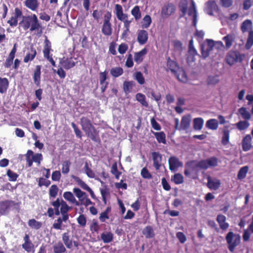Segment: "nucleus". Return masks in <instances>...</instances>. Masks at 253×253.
I'll return each instance as SVG.
<instances>
[{"label": "nucleus", "mask_w": 253, "mask_h": 253, "mask_svg": "<svg viewBox=\"0 0 253 253\" xmlns=\"http://www.w3.org/2000/svg\"><path fill=\"white\" fill-rule=\"evenodd\" d=\"M19 27L24 31L29 30L31 32H36L37 35H41L42 33L43 27L35 14L22 16L19 23Z\"/></svg>", "instance_id": "1"}, {"label": "nucleus", "mask_w": 253, "mask_h": 253, "mask_svg": "<svg viewBox=\"0 0 253 253\" xmlns=\"http://www.w3.org/2000/svg\"><path fill=\"white\" fill-rule=\"evenodd\" d=\"M80 124L86 136L95 142L100 141L99 130L94 126L92 121L87 117H82L80 119Z\"/></svg>", "instance_id": "2"}, {"label": "nucleus", "mask_w": 253, "mask_h": 253, "mask_svg": "<svg viewBox=\"0 0 253 253\" xmlns=\"http://www.w3.org/2000/svg\"><path fill=\"white\" fill-rule=\"evenodd\" d=\"M245 58L244 53L237 50H230L226 53L225 60L228 65L232 66L236 63H242Z\"/></svg>", "instance_id": "3"}, {"label": "nucleus", "mask_w": 253, "mask_h": 253, "mask_svg": "<svg viewBox=\"0 0 253 253\" xmlns=\"http://www.w3.org/2000/svg\"><path fill=\"white\" fill-rule=\"evenodd\" d=\"M225 239L228 245V249L231 253L234 252L236 247L241 243L240 235L232 231H230L227 234Z\"/></svg>", "instance_id": "4"}, {"label": "nucleus", "mask_w": 253, "mask_h": 253, "mask_svg": "<svg viewBox=\"0 0 253 253\" xmlns=\"http://www.w3.org/2000/svg\"><path fill=\"white\" fill-rule=\"evenodd\" d=\"M53 51L51 46V42L47 39L45 38L44 41L43 48V57L47 61H48L53 67H56L55 61L52 57V54L51 53Z\"/></svg>", "instance_id": "5"}, {"label": "nucleus", "mask_w": 253, "mask_h": 253, "mask_svg": "<svg viewBox=\"0 0 253 253\" xmlns=\"http://www.w3.org/2000/svg\"><path fill=\"white\" fill-rule=\"evenodd\" d=\"M112 14L109 11H107L104 16V21L101 29L102 34L106 36H110L112 34V25L110 22Z\"/></svg>", "instance_id": "6"}, {"label": "nucleus", "mask_w": 253, "mask_h": 253, "mask_svg": "<svg viewBox=\"0 0 253 253\" xmlns=\"http://www.w3.org/2000/svg\"><path fill=\"white\" fill-rule=\"evenodd\" d=\"M214 46V41L210 39H207L206 42L201 45V54L204 58H206L209 56Z\"/></svg>", "instance_id": "7"}, {"label": "nucleus", "mask_w": 253, "mask_h": 253, "mask_svg": "<svg viewBox=\"0 0 253 253\" xmlns=\"http://www.w3.org/2000/svg\"><path fill=\"white\" fill-rule=\"evenodd\" d=\"M175 11V5L172 3L168 2L162 8L161 14L162 17L168 18L173 14Z\"/></svg>", "instance_id": "8"}, {"label": "nucleus", "mask_w": 253, "mask_h": 253, "mask_svg": "<svg viewBox=\"0 0 253 253\" xmlns=\"http://www.w3.org/2000/svg\"><path fill=\"white\" fill-rule=\"evenodd\" d=\"M22 11L18 7L14 9V15L11 16L7 23L11 27H15L18 23V18H22L23 16Z\"/></svg>", "instance_id": "9"}, {"label": "nucleus", "mask_w": 253, "mask_h": 253, "mask_svg": "<svg viewBox=\"0 0 253 253\" xmlns=\"http://www.w3.org/2000/svg\"><path fill=\"white\" fill-rule=\"evenodd\" d=\"M185 167L189 169L192 173H198L200 169H203L202 161L192 160L186 163Z\"/></svg>", "instance_id": "10"}, {"label": "nucleus", "mask_w": 253, "mask_h": 253, "mask_svg": "<svg viewBox=\"0 0 253 253\" xmlns=\"http://www.w3.org/2000/svg\"><path fill=\"white\" fill-rule=\"evenodd\" d=\"M51 205L54 207V209L52 208H49L47 211V213L49 217H52L54 214L59 215L61 213L60 210L59 208L60 207V200L57 198L55 201L50 203Z\"/></svg>", "instance_id": "11"}, {"label": "nucleus", "mask_w": 253, "mask_h": 253, "mask_svg": "<svg viewBox=\"0 0 253 253\" xmlns=\"http://www.w3.org/2000/svg\"><path fill=\"white\" fill-rule=\"evenodd\" d=\"M18 204L13 201L5 200L4 201H0V214L2 215L5 214L8 212L10 208Z\"/></svg>", "instance_id": "12"}, {"label": "nucleus", "mask_w": 253, "mask_h": 253, "mask_svg": "<svg viewBox=\"0 0 253 253\" xmlns=\"http://www.w3.org/2000/svg\"><path fill=\"white\" fill-rule=\"evenodd\" d=\"M198 53L194 46L193 40H190L188 46V54L187 57V61L188 63L192 62L195 60V56L197 55Z\"/></svg>", "instance_id": "13"}, {"label": "nucleus", "mask_w": 253, "mask_h": 253, "mask_svg": "<svg viewBox=\"0 0 253 253\" xmlns=\"http://www.w3.org/2000/svg\"><path fill=\"white\" fill-rule=\"evenodd\" d=\"M201 161L203 170H206L209 167H215L218 165V159L215 157H211L209 159Z\"/></svg>", "instance_id": "14"}, {"label": "nucleus", "mask_w": 253, "mask_h": 253, "mask_svg": "<svg viewBox=\"0 0 253 253\" xmlns=\"http://www.w3.org/2000/svg\"><path fill=\"white\" fill-rule=\"evenodd\" d=\"M169 169L172 171L177 168L182 167L183 164L178 158L175 156H171L169 159Z\"/></svg>", "instance_id": "15"}, {"label": "nucleus", "mask_w": 253, "mask_h": 253, "mask_svg": "<svg viewBox=\"0 0 253 253\" xmlns=\"http://www.w3.org/2000/svg\"><path fill=\"white\" fill-rule=\"evenodd\" d=\"M252 138L250 134L246 135L242 141V150L244 152L249 151L252 148Z\"/></svg>", "instance_id": "16"}, {"label": "nucleus", "mask_w": 253, "mask_h": 253, "mask_svg": "<svg viewBox=\"0 0 253 253\" xmlns=\"http://www.w3.org/2000/svg\"><path fill=\"white\" fill-rule=\"evenodd\" d=\"M152 157L153 161V166L156 170L160 169L162 159V155L158 152L152 153Z\"/></svg>", "instance_id": "17"}, {"label": "nucleus", "mask_w": 253, "mask_h": 253, "mask_svg": "<svg viewBox=\"0 0 253 253\" xmlns=\"http://www.w3.org/2000/svg\"><path fill=\"white\" fill-rule=\"evenodd\" d=\"M116 14L118 19L121 21H124L128 19V15L126 13H124L122 6L119 4H116L115 6Z\"/></svg>", "instance_id": "18"}, {"label": "nucleus", "mask_w": 253, "mask_h": 253, "mask_svg": "<svg viewBox=\"0 0 253 253\" xmlns=\"http://www.w3.org/2000/svg\"><path fill=\"white\" fill-rule=\"evenodd\" d=\"M148 39V32L144 30H138L137 32V41L140 45L145 44Z\"/></svg>", "instance_id": "19"}, {"label": "nucleus", "mask_w": 253, "mask_h": 253, "mask_svg": "<svg viewBox=\"0 0 253 253\" xmlns=\"http://www.w3.org/2000/svg\"><path fill=\"white\" fill-rule=\"evenodd\" d=\"M216 221L221 230H226L229 228V224L226 222V217L225 215L221 214L217 215Z\"/></svg>", "instance_id": "20"}, {"label": "nucleus", "mask_w": 253, "mask_h": 253, "mask_svg": "<svg viewBox=\"0 0 253 253\" xmlns=\"http://www.w3.org/2000/svg\"><path fill=\"white\" fill-rule=\"evenodd\" d=\"M41 65H37L33 74V80L35 84L37 86H39L41 84Z\"/></svg>", "instance_id": "21"}, {"label": "nucleus", "mask_w": 253, "mask_h": 253, "mask_svg": "<svg viewBox=\"0 0 253 253\" xmlns=\"http://www.w3.org/2000/svg\"><path fill=\"white\" fill-rule=\"evenodd\" d=\"M252 234H253V215L252 216L251 223L248 226V228L244 231L243 234V241L244 242L249 241L251 237V235Z\"/></svg>", "instance_id": "22"}, {"label": "nucleus", "mask_w": 253, "mask_h": 253, "mask_svg": "<svg viewBox=\"0 0 253 253\" xmlns=\"http://www.w3.org/2000/svg\"><path fill=\"white\" fill-rule=\"evenodd\" d=\"M59 64L66 70H69L75 66V63L72 58L60 59Z\"/></svg>", "instance_id": "23"}, {"label": "nucleus", "mask_w": 253, "mask_h": 253, "mask_svg": "<svg viewBox=\"0 0 253 253\" xmlns=\"http://www.w3.org/2000/svg\"><path fill=\"white\" fill-rule=\"evenodd\" d=\"M218 9L217 5L214 1L209 0L206 3V11L210 15H213V12Z\"/></svg>", "instance_id": "24"}, {"label": "nucleus", "mask_w": 253, "mask_h": 253, "mask_svg": "<svg viewBox=\"0 0 253 253\" xmlns=\"http://www.w3.org/2000/svg\"><path fill=\"white\" fill-rule=\"evenodd\" d=\"M167 65L168 68L170 71L171 73L174 74L176 73L178 70L180 68L178 65L177 63L171 60L170 57H169L167 59Z\"/></svg>", "instance_id": "25"}, {"label": "nucleus", "mask_w": 253, "mask_h": 253, "mask_svg": "<svg viewBox=\"0 0 253 253\" xmlns=\"http://www.w3.org/2000/svg\"><path fill=\"white\" fill-rule=\"evenodd\" d=\"M174 75L179 81L182 83H185L188 81V78L186 72L185 70L182 68H180L178 70L177 73H175Z\"/></svg>", "instance_id": "26"}, {"label": "nucleus", "mask_w": 253, "mask_h": 253, "mask_svg": "<svg viewBox=\"0 0 253 253\" xmlns=\"http://www.w3.org/2000/svg\"><path fill=\"white\" fill-rule=\"evenodd\" d=\"M24 5L32 11H37L39 6V2L38 0H25Z\"/></svg>", "instance_id": "27"}, {"label": "nucleus", "mask_w": 253, "mask_h": 253, "mask_svg": "<svg viewBox=\"0 0 253 253\" xmlns=\"http://www.w3.org/2000/svg\"><path fill=\"white\" fill-rule=\"evenodd\" d=\"M230 130L228 129V126H224L222 130V136L221 138V143L225 146L229 142Z\"/></svg>", "instance_id": "28"}, {"label": "nucleus", "mask_w": 253, "mask_h": 253, "mask_svg": "<svg viewBox=\"0 0 253 253\" xmlns=\"http://www.w3.org/2000/svg\"><path fill=\"white\" fill-rule=\"evenodd\" d=\"M220 184L219 180L216 179L215 180H213L211 179L210 176L208 177L207 186L209 189L216 190L219 188L220 186Z\"/></svg>", "instance_id": "29"}, {"label": "nucleus", "mask_w": 253, "mask_h": 253, "mask_svg": "<svg viewBox=\"0 0 253 253\" xmlns=\"http://www.w3.org/2000/svg\"><path fill=\"white\" fill-rule=\"evenodd\" d=\"M64 198L72 204H74L76 206H80L79 202L76 200L73 193L71 192H65L63 194Z\"/></svg>", "instance_id": "30"}, {"label": "nucleus", "mask_w": 253, "mask_h": 253, "mask_svg": "<svg viewBox=\"0 0 253 253\" xmlns=\"http://www.w3.org/2000/svg\"><path fill=\"white\" fill-rule=\"evenodd\" d=\"M190 122H191V120L189 116H183L182 118V119L181 121L180 126L178 128V129L179 130H187L190 126Z\"/></svg>", "instance_id": "31"}, {"label": "nucleus", "mask_w": 253, "mask_h": 253, "mask_svg": "<svg viewBox=\"0 0 253 253\" xmlns=\"http://www.w3.org/2000/svg\"><path fill=\"white\" fill-rule=\"evenodd\" d=\"M147 49L144 48L138 52H135L134 56V60L137 64H139L142 62L143 57L147 54Z\"/></svg>", "instance_id": "32"}, {"label": "nucleus", "mask_w": 253, "mask_h": 253, "mask_svg": "<svg viewBox=\"0 0 253 253\" xmlns=\"http://www.w3.org/2000/svg\"><path fill=\"white\" fill-rule=\"evenodd\" d=\"M222 40L225 42L226 48L229 49L232 46L234 41L235 36L233 34H228L224 36Z\"/></svg>", "instance_id": "33"}, {"label": "nucleus", "mask_w": 253, "mask_h": 253, "mask_svg": "<svg viewBox=\"0 0 253 253\" xmlns=\"http://www.w3.org/2000/svg\"><path fill=\"white\" fill-rule=\"evenodd\" d=\"M155 135L157 141L159 143L166 144V134L163 131L154 132L152 131Z\"/></svg>", "instance_id": "34"}, {"label": "nucleus", "mask_w": 253, "mask_h": 253, "mask_svg": "<svg viewBox=\"0 0 253 253\" xmlns=\"http://www.w3.org/2000/svg\"><path fill=\"white\" fill-rule=\"evenodd\" d=\"M206 126L211 130H216L218 127V122L215 119H210L207 121Z\"/></svg>", "instance_id": "35"}, {"label": "nucleus", "mask_w": 253, "mask_h": 253, "mask_svg": "<svg viewBox=\"0 0 253 253\" xmlns=\"http://www.w3.org/2000/svg\"><path fill=\"white\" fill-rule=\"evenodd\" d=\"M37 55V51L34 47L30 48V52L27 53L24 58V62L28 63L29 61L33 60Z\"/></svg>", "instance_id": "36"}, {"label": "nucleus", "mask_w": 253, "mask_h": 253, "mask_svg": "<svg viewBox=\"0 0 253 253\" xmlns=\"http://www.w3.org/2000/svg\"><path fill=\"white\" fill-rule=\"evenodd\" d=\"M9 82L6 78H0V93L5 92L8 87Z\"/></svg>", "instance_id": "37"}, {"label": "nucleus", "mask_w": 253, "mask_h": 253, "mask_svg": "<svg viewBox=\"0 0 253 253\" xmlns=\"http://www.w3.org/2000/svg\"><path fill=\"white\" fill-rule=\"evenodd\" d=\"M142 234L147 239L153 238L155 236L153 229L151 226H147L145 227L142 231Z\"/></svg>", "instance_id": "38"}, {"label": "nucleus", "mask_w": 253, "mask_h": 253, "mask_svg": "<svg viewBox=\"0 0 253 253\" xmlns=\"http://www.w3.org/2000/svg\"><path fill=\"white\" fill-rule=\"evenodd\" d=\"M136 99L143 106L148 107L149 106L148 103L146 101L145 95L141 93H137L136 94Z\"/></svg>", "instance_id": "39"}, {"label": "nucleus", "mask_w": 253, "mask_h": 253, "mask_svg": "<svg viewBox=\"0 0 253 253\" xmlns=\"http://www.w3.org/2000/svg\"><path fill=\"white\" fill-rule=\"evenodd\" d=\"M53 249L54 253H65L66 251L65 247L61 242H58L54 245Z\"/></svg>", "instance_id": "40"}, {"label": "nucleus", "mask_w": 253, "mask_h": 253, "mask_svg": "<svg viewBox=\"0 0 253 253\" xmlns=\"http://www.w3.org/2000/svg\"><path fill=\"white\" fill-rule=\"evenodd\" d=\"M62 240L67 248L71 249L73 247V243L72 240L70 239L68 232H65L63 234Z\"/></svg>", "instance_id": "41"}, {"label": "nucleus", "mask_w": 253, "mask_h": 253, "mask_svg": "<svg viewBox=\"0 0 253 253\" xmlns=\"http://www.w3.org/2000/svg\"><path fill=\"white\" fill-rule=\"evenodd\" d=\"M204 120L201 118H195L193 120V128L195 130H201L203 126Z\"/></svg>", "instance_id": "42"}, {"label": "nucleus", "mask_w": 253, "mask_h": 253, "mask_svg": "<svg viewBox=\"0 0 253 253\" xmlns=\"http://www.w3.org/2000/svg\"><path fill=\"white\" fill-rule=\"evenodd\" d=\"M73 192L75 194L76 196L80 199L81 204H83L84 197L87 196L86 193L83 192L80 189L78 188H74Z\"/></svg>", "instance_id": "43"}, {"label": "nucleus", "mask_w": 253, "mask_h": 253, "mask_svg": "<svg viewBox=\"0 0 253 253\" xmlns=\"http://www.w3.org/2000/svg\"><path fill=\"white\" fill-rule=\"evenodd\" d=\"M131 14L134 17V19L136 21L139 20L141 17V13L139 6L138 5L135 6L131 9Z\"/></svg>", "instance_id": "44"}, {"label": "nucleus", "mask_w": 253, "mask_h": 253, "mask_svg": "<svg viewBox=\"0 0 253 253\" xmlns=\"http://www.w3.org/2000/svg\"><path fill=\"white\" fill-rule=\"evenodd\" d=\"M249 170L248 166H244L241 168L239 170L237 174L238 179L242 180L245 178Z\"/></svg>", "instance_id": "45"}, {"label": "nucleus", "mask_w": 253, "mask_h": 253, "mask_svg": "<svg viewBox=\"0 0 253 253\" xmlns=\"http://www.w3.org/2000/svg\"><path fill=\"white\" fill-rule=\"evenodd\" d=\"M238 112L244 119L249 120L251 119V115L246 108L242 107L239 108Z\"/></svg>", "instance_id": "46"}, {"label": "nucleus", "mask_w": 253, "mask_h": 253, "mask_svg": "<svg viewBox=\"0 0 253 253\" xmlns=\"http://www.w3.org/2000/svg\"><path fill=\"white\" fill-rule=\"evenodd\" d=\"M101 238L105 243H109L112 241L113 239V235L111 232H107L101 234Z\"/></svg>", "instance_id": "47"}, {"label": "nucleus", "mask_w": 253, "mask_h": 253, "mask_svg": "<svg viewBox=\"0 0 253 253\" xmlns=\"http://www.w3.org/2000/svg\"><path fill=\"white\" fill-rule=\"evenodd\" d=\"M123 69L121 67H114L110 70L111 75L114 78H117L123 74Z\"/></svg>", "instance_id": "48"}, {"label": "nucleus", "mask_w": 253, "mask_h": 253, "mask_svg": "<svg viewBox=\"0 0 253 253\" xmlns=\"http://www.w3.org/2000/svg\"><path fill=\"white\" fill-rule=\"evenodd\" d=\"M28 225L32 228L38 230L42 227V223L35 219H31L28 221Z\"/></svg>", "instance_id": "49"}, {"label": "nucleus", "mask_w": 253, "mask_h": 253, "mask_svg": "<svg viewBox=\"0 0 253 253\" xmlns=\"http://www.w3.org/2000/svg\"><path fill=\"white\" fill-rule=\"evenodd\" d=\"M60 203L61 213H68L69 211H70L72 209V207L69 206L66 203V202L64 201L63 200L61 199L60 200Z\"/></svg>", "instance_id": "50"}, {"label": "nucleus", "mask_w": 253, "mask_h": 253, "mask_svg": "<svg viewBox=\"0 0 253 253\" xmlns=\"http://www.w3.org/2000/svg\"><path fill=\"white\" fill-rule=\"evenodd\" d=\"M253 45V31H250L249 33L247 42L245 44L246 49H250Z\"/></svg>", "instance_id": "51"}, {"label": "nucleus", "mask_w": 253, "mask_h": 253, "mask_svg": "<svg viewBox=\"0 0 253 253\" xmlns=\"http://www.w3.org/2000/svg\"><path fill=\"white\" fill-rule=\"evenodd\" d=\"M58 191V186L55 184L52 185L49 189V198H55L57 196Z\"/></svg>", "instance_id": "52"}, {"label": "nucleus", "mask_w": 253, "mask_h": 253, "mask_svg": "<svg viewBox=\"0 0 253 253\" xmlns=\"http://www.w3.org/2000/svg\"><path fill=\"white\" fill-rule=\"evenodd\" d=\"M133 85L134 82L133 81H125L123 83L124 91L126 93L131 92Z\"/></svg>", "instance_id": "53"}, {"label": "nucleus", "mask_w": 253, "mask_h": 253, "mask_svg": "<svg viewBox=\"0 0 253 253\" xmlns=\"http://www.w3.org/2000/svg\"><path fill=\"white\" fill-rule=\"evenodd\" d=\"M252 26V21L250 20H246L244 21L241 26V29L243 33L248 31Z\"/></svg>", "instance_id": "54"}, {"label": "nucleus", "mask_w": 253, "mask_h": 253, "mask_svg": "<svg viewBox=\"0 0 253 253\" xmlns=\"http://www.w3.org/2000/svg\"><path fill=\"white\" fill-rule=\"evenodd\" d=\"M235 125L239 130H243L247 129L249 126L250 124L247 121H240Z\"/></svg>", "instance_id": "55"}, {"label": "nucleus", "mask_w": 253, "mask_h": 253, "mask_svg": "<svg viewBox=\"0 0 253 253\" xmlns=\"http://www.w3.org/2000/svg\"><path fill=\"white\" fill-rule=\"evenodd\" d=\"M152 23V19L150 15H145L142 21V27L143 28H148Z\"/></svg>", "instance_id": "56"}, {"label": "nucleus", "mask_w": 253, "mask_h": 253, "mask_svg": "<svg viewBox=\"0 0 253 253\" xmlns=\"http://www.w3.org/2000/svg\"><path fill=\"white\" fill-rule=\"evenodd\" d=\"M71 163L69 160H66L63 162L62 164V172L63 174H67L70 171V167Z\"/></svg>", "instance_id": "57"}, {"label": "nucleus", "mask_w": 253, "mask_h": 253, "mask_svg": "<svg viewBox=\"0 0 253 253\" xmlns=\"http://www.w3.org/2000/svg\"><path fill=\"white\" fill-rule=\"evenodd\" d=\"M111 172L115 176L116 179H119L121 172L118 170L116 163L113 164L111 169Z\"/></svg>", "instance_id": "58"}, {"label": "nucleus", "mask_w": 253, "mask_h": 253, "mask_svg": "<svg viewBox=\"0 0 253 253\" xmlns=\"http://www.w3.org/2000/svg\"><path fill=\"white\" fill-rule=\"evenodd\" d=\"M172 180L175 184H180L182 183L183 182V177L180 173H175L173 176Z\"/></svg>", "instance_id": "59"}, {"label": "nucleus", "mask_w": 253, "mask_h": 253, "mask_svg": "<svg viewBox=\"0 0 253 253\" xmlns=\"http://www.w3.org/2000/svg\"><path fill=\"white\" fill-rule=\"evenodd\" d=\"M33 152L31 150H28L27 153L25 155L26 159L28 163V167H31L33 165L32 156Z\"/></svg>", "instance_id": "60"}, {"label": "nucleus", "mask_w": 253, "mask_h": 253, "mask_svg": "<svg viewBox=\"0 0 253 253\" xmlns=\"http://www.w3.org/2000/svg\"><path fill=\"white\" fill-rule=\"evenodd\" d=\"M134 79L140 84H143L145 83L144 78L140 72H136L135 73Z\"/></svg>", "instance_id": "61"}, {"label": "nucleus", "mask_w": 253, "mask_h": 253, "mask_svg": "<svg viewBox=\"0 0 253 253\" xmlns=\"http://www.w3.org/2000/svg\"><path fill=\"white\" fill-rule=\"evenodd\" d=\"M140 173L143 178L150 179L152 178L151 174L146 167L142 168Z\"/></svg>", "instance_id": "62"}, {"label": "nucleus", "mask_w": 253, "mask_h": 253, "mask_svg": "<svg viewBox=\"0 0 253 253\" xmlns=\"http://www.w3.org/2000/svg\"><path fill=\"white\" fill-rule=\"evenodd\" d=\"M173 48L175 51L180 54L182 50V43L180 41H175L173 42Z\"/></svg>", "instance_id": "63"}, {"label": "nucleus", "mask_w": 253, "mask_h": 253, "mask_svg": "<svg viewBox=\"0 0 253 253\" xmlns=\"http://www.w3.org/2000/svg\"><path fill=\"white\" fill-rule=\"evenodd\" d=\"M71 126L74 129V132L76 134V137L78 138H81L83 136V133L82 131L78 127V126L74 122H72L71 123Z\"/></svg>", "instance_id": "64"}]
</instances>
